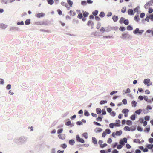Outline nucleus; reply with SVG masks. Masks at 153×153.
<instances>
[{"instance_id": "nucleus-1", "label": "nucleus", "mask_w": 153, "mask_h": 153, "mask_svg": "<svg viewBox=\"0 0 153 153\" xmlns=\"http://www.w3.org/2000/svg\"><path fill=\"white\" fill-rule=\"evenodd\" d=\"M27 140V137L22 136L19 138L14 139L13 141L18 145H21L25 143Z\"/></svg>"}, {"instance_id": "nucleus-2", "label": "nucleus", "mask_w": 153, "mask_h": 153, "mask_svg": "<svg viewBox=\"0 0 153 153\" xmlns=\"http://www.w3.org/2000/svg\"><path fill=\"white\" fill-rule=\"evenodd\" d=\"M120 37L123 39H125L126 38H131V35L128 33V32H127L125 33H123L122 34L121 36H120Z\"/></svg>"}, {"instance_id": "nucleus-3", "label": "nucleus", "mask_w": 153, "mask_h": 153, "mask_svg": "<svg viewBox=\"0 0 153 153\" xmlns=\"http://www.w3.org/2000/svg\"><path fill=\"white\" fill-rule=\"evenodd\" d=\"M9 30L11 32H15L16 31H20L21 30L19 28L17 27L13 26L10 28Z\"/></svg>"}, {"instance_id": "nucleus-4", "label": "nucleus", "mask_w": 153, "mask_h": 153, "mask_svg": "<svg viewBox=\"0 0 153 153\" xmlns=\"http://www.w3.org/2000/svg\"><path fill=\"white\" fill-rule=\"evenodd\" d=\"M76 140L77 142L83 143L85 142L84 140L82 138H80L79 135L78 134L76 136Z\"/></svg>"}, {"instance_id": "nucleus-5", "label": "nucleus", "mask_w": 153, "mask_h": 153, "mask_svg": "<svg viewBox=\"0 0 153 153\" xmlns=\"http://www.w3.org/2000/svg\"><path fill=\"white\" fill-rule=\"evenodd\" d=\"M35 24L36 25H48L47 22H35Z\"/></svg>"}, {"instance_id": "nucleus-6", "label": "nucleus", "mask_w": 153, "mask_h": 153, "mask_svg": "<svg viewBox=\"0 0 153 153\" xmlns=\"http://www.w3.org/2000/svg\"><path fill=\"white\" fill-rule=\"evenodd\" d=\"M128 13L129 15L133 16L135 12L132 9H130L128 10Z\"/></svg>"}, {"instance_id": "nucleus-7", "label": "nucleus", "mask_w": 153, "mask_h": 153, "mask_svg": "<svg viewBox=\"0 0 153 153\" xmlns=\"http://www.w3.org/2000/svg\"><path fill=\"white\" fill-rule=\"evenodd\" d=\"M45 15V13H41L36 14L35 16L38 18H40L44 17Z\"/></svg>"}, {"instance_id": "nucleus-8", "label": "nucleus", "mask_w": 153, "mask_h": 153, "mask_svg": "<svg viewBox=\"0 0 153 153\" xmlns=\"http://www.w3.org/2000/svg\"><path fill=\"white\" fill-rule=\"evenodd\" d=\"M116 122L114 123V125L116 127H120V121L119 120H116Z\"/></svg>"}, {"instance_id": "nucleus-9", "label": "nucleus", "mask_w": 153, "mask_h": 153, "mask_svg": "<svg viewBox=\"0 0 153 153\" xmlns=\"http://www.w3.org/2000/svg\"><path fill=\"white\" fill-rule=\"evenodd\" d=\"M103 116L101 114H99L98 117L96 119V120L97 121H102V119L103 117Z\"/></svg>"}, {"instance_id": "nucleus-10", "label": "nucleus", "mask_w": 153, "mask_h": 153, "mask_svg": "<svg viewBox=\"0 0 153 153\" xmlns=\"http://www.w3.org/2000/svg\"><path fill=\"white\" fill-rule=\"evenodd\" d=\"M102 131H103L102 129V128H98V127L96 128L94 130V132H96V133H98L101 132Z\"/></svg>"}, {"instance_id": "nucleus-11", "label": "nucleus", "mask_w": 153, "mask_h": 153, "mask_svg": "<svg viewBox=\"0 0 153 153\" xmlns=\"http://www.w3.org/2000/svg\"><path fill=\"white\" fill-rule=\"evenodd\" d=\"M150 82V79H149L147 78V79H144L143 81V82L144 84L145 85H147H147H148L149 83Z\"/></svg>"}, {"instance_id": "nucleus-12", "label": "nucleus", "mask_w": 153, "mask_h": 153, "mask_svg": "<svg viewBox=\"0 0 153 153\" xmlns=\"http://www.w3.org/2000/svg\"><path fill=\"white\" fill-rule=\"evenodd\" d=\"M146 147H147L149 149H153V144L152 143L147 144L146 145Z\"/></svg>"}, {"instance_id": "nucleus-13", "label": "nucleus", "mask_w": 153, "mask_h": 153, "mask_svg": "<svg viewBox=\"0 0 153 153\" xmlns=\"http://www.w3.org/2000/svg\"><path fill=\"white\" fill-rule=\"evenodd\" d=\"M58 137L61 140H64L65 139V134H59L58 135Z\"/></svg>"}, {"instance_id": "nucleus-14", "label": "nucleus", "mask_w": 153, "mask_h": 153, "mask_svg": "<svg viewBox=\"0 0 153 153\" xmlns=\"http://www.w3.org/2000/svg\"><path fill=\"white\" fill-rule=\"evenodd\" d=\"M112 19L114 22H116L118 21V16L114 15L112 16Z\"/></svg>"}, {"instance_id": "nucleus-15", "label": "nucleus", "mask_w": 153, "mask_h": 153, "mask_svg": "<svg viewBox=\"0 0 153 153\" xmlns=\"http://www.w3.org/2000/svg\"><path fill=\"white\" fill-rule=\"evenodd\" d=\"M92 142L94 144H97V141L96 138L95 137H92Z\"/></svg>"}, {"instance_id": "nucleus-16", "label": "nucleus", "mask_w": 153, "mask_h": 153, "mask_svg": "<svg viewBox=\"0 0 153 153\" xmlns=\"http://www.w3.org/2000/svg\"><path fill=\"white\" fill-rule=\"evenodd\" d=\"M96 113L98 114H101V113L102 112L101 109L99 108H96Z\"/></svg>"}, {"instance_id": "nucleus-17", "label": "nucleus", "mask_w": 153, "mask_h": 153, "mask_svg": "<svg viewBox=\"0 0 153 153\" xmlns=\"http://www.w3.org/2000/svg\"><path fill=\"white\" fill-rule=\"evenodd\" d=\"M150 131V126H147V127L145 128L144 129V131L148 133Z\"/></svg>"}, {"instance_id": "nucleus-18", "label": "nucleus", "mask_w": 153, "mask_h": 153, "mask_svg": "<svg viewBox=\"0 0 153 153\" xmlns=\"http://www.w3.org/2000/svg\"><path fill=\"white\" fill-rule=\"evenodd\" d=\"M132 107H135L137 106V102L135 100H133L131 102Z\"/></svg>"}, {"instance_id": "nucleus-19", "label": "nucleus", "mask_w": 153, "mask_h": 153, "mask_svg": "<svg viewBox=\"0 0 153 153\" xmlns=\"http://www.w3.org/2000/svg\"><path fill=\"white\" fill-rule=\"evenodd\" d=\"M139 31V28H136L133 31V33L134 34H138Z\"/></svg>"}, {"instance_id": "nucleus-20", "label": "nucleus", "mask_w": 153, "mask_h": 153, "mask_svg": "<svg viewBox=\"0 0 153 153\" xmlns=\"http://www.w3.org/2000/svg\"><path fill=\"white\" fill-rule=\"evenodd\" d=\"M136 114H134L131 116V117H130V119L134 121L136 119Z\"/></svg>"}, {"instance_id": "nucleus-21", "label": "nucleus", "mask_w": 153, "mask_h": 153, "mask_svg": "<svg viewBox=\"0 0 153 153\" xmlns=\"http://www.w3.org/2000/svg\"><path fill=\"white\" fill-rule=\"evenodd\" d=\"M30 23V19H26L25 21V24L26 25H28Z\"/></svg>"}, {"instance_id": "nucleus-22", "label": "nucleus", "mask_w": 153, "mask_h": 153, "mask_svg": "<svg viewBox=\"0 0 153 153\" xmlns=\"http://www.w3.org/2000/svg\"><path fill=\"white\" fill-rule=\"evenodd\" d=\"M129 111L128 109L125 108L123 109L122 111V112L124 114L125 113L128 114V113Z\"/></svg>"}, {"instance_id": "nucleus-23", "label": "nucleus", "mask_w": 153, "mask_h": 153, "mask_svg": "<svg viewBox=\"0 0 153 153\" xmlns=\"http://www.w3.org/2000/svg\"><path fill=\"white\" fill-rule=\"evenodd\" d=\"M82 12L83 13V15L84 17L85 18L87 17L89 15V13L86 11H84L83 10L82 11Z\"/></svg>"}, {"instance_id": "nucleus-24", "label": "nucleus", "mask_w": 153, "mask_h": 153, "mask_svg": "<svg viewBox=\"0 0 153 153\" xmlns=\"http://www.w3.org/2000/svg\"><path fill=\"white\" fill-rule=\"evenodd\" d=\"M123 129L126 131H131L130 128L128 126H126L124 127Z\"/></svg>"}, {"instance_id": "nucleus-25", "label": "nucleus", "mask_w": 153, "mask_h": 153, "mask_svg": "<svg viewBox=\"0 0 153 153\" xmlns=\"http://www.w3.org/2000/svg\"><path fill=\"white\" fill-rule=\"evenodd\" d=\"M75 141L73 139H71L69 141V143L71 145H73L75 143Z\"/></svg>"}, {"instance_id": "nucleus-26", "label": "nucleus", "mask_w": 153, "mask_h": 153, "mask_svg": "<svg viewBox=\"0 0 153 153\" xmlns=\"http://www.w3.org/2000/svg\"><path fill=\"white\" fill-rule=\"evenodd\" d=\"M84 115L86 117H88L90 115V113L87 110H85L84 111Z\"/></svg>"}, {"instance_id": "nucleus-27", "label": "nucleus", "mask_w": 153, "mask_h": 153, "mask_svg": "<svg viewBox=\"0 0 153 153\" xmlns=\"http://www.w3.org/2000/svg\"><path fill=\"white\" fill-rule=\"evenodd\" d=\"M146 5H148L149 6H151L153 5V0H151L146 3Z\"/></svg>"}, {"instance_id": "nucleus-28", "label": "nucleus", "mask_w": 153, "mask_h": 153, "mask_svg": "<svg viewBox=\"0 0 153 153\" xmlns=\"http://www.w3.org/2000/svg\"><path fill=\"white\" fill-rule=\"evenodd\" d=\"M47 1L48 4L50 5H53L54 3L53 0H47Z\"/></svg>"}, {"instance_id": "nucleus-29", "label": "nucleus", "mask_w": 153, "mask_h": 153, "mask_svg": "<svg viewBox=\"0 0 153 153\" xmlns=\"http://www.w3.org/2000/svg\"><path fill=\"white\" fill-rule=\"evenodd\" d=\"M134 19L137 22H138L140 20V19L138 15H136L134 17Z\"/></svg>"}, {"instance_id": "nucleus-30", "label": "nucleus", "mask_w": 153, "mask_h": 153, "mask_svg": "<svg viewBox=\"0 0 153 153\" xmlns=\"http://www.w3.org/2000/svg\"><path fill=\"white\" fill-rule=\"evenodd\" d=\"M127 29L128 30L131 31L133 29V27L131 25H129L127 27Z\"/></svg>"}, {"instance_id": "nucleus-31", "label": "nucleus", "mask_w": 153, "mask_h": 153, "mask_svg": "<svg viewBox=\"0 0 153 153\" xmlns=\"http://www.w3.org/2000/svg\"><path fill=\"white\" fill-rule=\"evenodd\" d=\"M142 111V109H138L135 112V113L137 115H140Z\"/></svg>"}, {"instance_id": "nucleus-32", "label": "nucleus", "mask_w": 153, "mask_h": 153, "mask_svg": "<svg viewBox=\"0 0 153 153\" xmlns=\"http://www.w3.org/2000/svg\"><path fill=\"white\" fill-rule=\"evenodd\" d=\"M117 135L120 136L122 134V130H120L119 131H117L116 132Z\"/></svg>"}, {"instance_id": "nucleus-33", "label": "nucleus", "mask_w": 153, "mask_h": 153, "mask_svg": "<svg viewBox=\"0 0 153 153\" xmlns=\"http://www.w3.org/2000/svg\"><path fill=\"white\" fill-rule=\"evenodd\" d=\"M83 137H84L85 139L88 138V133L87 132H85L83 133L82 135Z\"/></svg>"}, {"instance_id": "nucleus-34", "label": "nucleus", "mask_w": 153, "mask_h": 153, "mask_svg": "<svg viewBox=\"0 0 153 153\" xmlns=\"http://www.w3.org/2000/svg\"><path fill=\"white\" fill-rule=\"evenodd\" d=\"M67 3L69 4L70 7H72L73 4V1H71V0H67Z\"/></svg>"}, {"instance_id": "nucleus-35", "label": "nucleus", "mask_w": 153, "mask_h": 153, "mask_svg": "<svg viewBox=\"0 0 153 153\" xmlns=\"http://www.w3.org/2000/svg\"><path fill=\"white\" fill-rule=\"evenodd\" d=\"M1 28L2 29H5L7 27V25H6L4 24H1Z\"/></svg>"}, {"instance_id": "nucleus-36", "label": "nucleus", "mask_w": 153, "mask_h": 153, "mask_svg": "<svg viewBox=\"0 0 153 153\" xmlns=\"http://www.w3.org/2000/svg\"><path fill=\"white\" fill-rule=\"evenodd\" d=\"M98 13V11L97 10H96L95 11L92 12V14L94 16H96L97 15Z\"/></svg>"}, {"instance_id": "nucleus-37", "label": "nucleus", "mask_w": 153, "mask_h": 153, "mask_svg": "<svg viewBox=\"0 0 153 153\" xmlns=\"http://www.w3.org/2000/svg\"><path fill=\"white\" fill-rule=\"evenodd\" d=\"M99 16L101 18H103L105 16V14L104 12L101 11L99 15Z\"/></svg>"}, {"instance_id": "nucleus-38", "label": "nucleus", "mask_w": 153, "mask_h": 153, "mask_svg": "<svg viewBox=\"0 0 153 153\" xmlns=\"http://www.w3.org/2000/svg\"><path fill=\"white\" fill-rule=\"evenodd\" d=\"M132 122L130 120H128L126 121V124L128 126H131L132 124Z\"/></svg>"}, {"instance_id": "nucleus-39", "label": "nucleus", "mask_w": 153, "mask_h": 153, "mask_svg": "<svg viewBox=\"0 0 153 153\" xmlns=\"http://www.w3.org/2000/svg\"><path fill=\"white\" fill-rule=\"evenodd\" d=\"M150 16L149 15H146V17L144 19L145 21H146L147 22H149V19L150 20Z\"/></svg>"}, {"instance_id": "nucleus-40", "label": "nucleus", "mask_w": 153, "mask_h": 153, "mask_svg": "<svg viewBox=\"0 0 153 153\" xmlns=\"http://www.w3.org/2000/svg\"><path fill=\"white\" fill-rule=\"evenodd\" d=\"M146 33H151L152 36H153V29L152 30L150 29H148L146 31Z\"/></svg>"}, {"instance_id": "nucleus-41", "label": "nucleus", "mask_w": 153, "mask_h": 153, "mask_svg": "<svg viewBox=\"0 0 153 153\" xmlns=\"http://www.w3.org/2000/svg\"><path fill=\"white\" fill-rule=\"evenodd\" d=\"M81 4L82 6H86L87 5L86 1L85 0H83L81 1Z\"/></svg>"}, {"instance_id": "nucleus-42", "label": "nucleus", "mask_w": 153, "mask_h": 153, "mask_svg": "<svg viewBox=\"0 0 153 153\" xmlns=\"http://www.w3.org/2000/svg\"><path fill=\"white\" fill-rule=\"evenodd\" d=\"M60 147L65 149L67 147V145L65 143H63L60 145Z\"/></svg>"}, {"instance_id": "nucleus-43", "label": "nucleus", "mask_w": 153, "mask_h": 153, "mask_svg": "<svg viewBox=\"0 0 153 153\" xmlns=\"http://www.w3.org/2000/svg\"><path fill=\"white\" fill-rule=\"evenodd\" d=\"M68 121L65 123V125L67 126H70L71 124V122L69 119H68Z\"/></svg>"}, {"instance_id": "nucleus-44", "label": "nucleus", "mask_w": 153, "mask_h": 153, "mask_svg": "<svg viewBox=\"0 0 153 153\" xmlns=\"http://www.w3.org/2000/svg\"><path fill=\"white\" fill-rule=\"evenodd\" d=\"M111 30V26H108L106 28L105 31L108 32Z\"/></svg>"}, {"instance_id": "nucleus-45", "label": "nucleus", "mask_w": 153, "mask_h": 153, "mask_svg": "<svg viewBox=\"0 0 153 153\" xmlns=\"http://www.w3.org/2000/svg\"><path fill=\"white\" fill-rule=\"evenodd\" d=\"M107 102V100H101L100 101V104L101 105H102L103 104H104L105 103H106Z\"/></svg>"}, {"instance_id": "nucleus-46", "label": "nucleus", "mask_w": 153, "mask_h": 153, "mask_svg": "<svg viewBox=\"0 0 153 153\" xmlns=\"http://www.w3.org/2000/svg\"><path fill=\"white\" fill-rule=\"evenodd\" d=\"M133 142L134 143H139V144H141V142L140 141V140L139 139H134L133 140Z\"/></svg>"}, {"instance_id": "nucleus-47", "label": "nucleus", "mask_w": 153, "mask_h": 153, "mask_svg": "<svg viewBox=\"0 0 153 153\" xmlns=\"http://www.w3.org/2000/svg\"><path fill=\"white\" fill-rule=\"evenodd\" d=\"M123 23L126 25H128L129 23V22L128 19H125Z\"/></svg>"}, {"instance_id": "nucleus-48", "label": "nucleus", "mask_w": 153, "mask_h": 153, "mask_svg": "<svg viewBox=\"0 0 153 153\" xmlns=\"http://www.w3.org/2000/svg\"><path fill=\"white\" fill-rule=\"evenodd\" d=\"M119 30L120 31L123 32L125 30L126 28L123 26H120L119 28Z\"/></svg>"}, {"instance_id": "nucleus-49", "label": "nucleus", "mask_w": 153, "mask_h": 153, "mask_svg": "<svg viewBox=\"0 0 153 153\" xmlns=\"http://www.w3.org/2000/svg\"><path fill=\"white\" fill-rule=\"evenodd\" d=\"M63 131V129L61 128L58 130L57 131V133L58 134H61Z\"/></svg>"}, {"instance_id": "nucleus-50", "label": "nucleus", "mask_w": 153, "mask_h": 153, "mask_svg": "<svg viewBox=\"0 0 153 153\" xmlns=\"http://www.w3.org/2000/svg\"><path fill=\"white\" fill-rule=\"evenodd\" d=\"M118 143L117 142H115L114 144H112L111 147L113 148H115L118 145Z\"/></svg>"}, {"instance_id": "nucleus-51", "label": "nucleus", "mask_w": 153, "mask_h": 153, "mask_svg": "<svg viewBox=\"0 0 153 153\" xmlns=\"http://www.w3.org/2000/svg\"><path fill=\"white\" fill-rule=\"evenodd\" d=\"M102 112L101 114L102 115H104L106 114V112L105 109H102Z\"/></svg>"}, {"instance_id": "nucleus-52", "label": "nucleus", "mask_w": 153, "mask_h": 153, "mask_svg": "<svg viewBox=\"0 0 153 153\" xmlns=\"http://www.w3.org/2000/svg\"><path fill=\"white\" fill-rule=\"evenodd\" d=\"M137 129V130L140 132H141L143 131V128L140 126H138Z\"/></svg>"}, {"instance_id": "nucleus-53", "label": "nucleus", "mask_w": 153, "mask_h": 153, "mask_svg": "<svg viewBox=\"0 0 153 153\" xmlns=\"http://www.w3.org/2000/svg\"><path fill=\"white\" fill-rule=\"evenodd\" d=\"M126 7H123L122 9H121V12L123 13H124L126 12Z\"/></svg>"}, {"instance_id": "nucleus-54", "label": "nucleus", "mask_w": 153, "mask_h": 153, "mask_svg": "<svg viewBox=\"0 0 153 153\" xmlns=\"http://www.w3.org/2000/svg\"><path fill=\"white\" fill-rule=\"evenodd\" d=\"M11 84H8L6 87V88L7 90H9L11 88Z\"/></svg>"}, {"instance_id": "nucleus-55", "label": "nucleus", "mask_w": 153, "mask_h": 153, "mask_svg": "<svg viewBox=\"0 0 153 153\" xmlns=\"http://www.w3.org/2000/svg\"><path fill=\"white\" fill-rule=\"evenodd\" d=\"M122 102L123 104L124 105H126L127 104V100L125 98H124L123 99Z\"/></svg>"}, {"instance_id": "nucleus-56", "label": "nucleus", "mask_w": 153, "mask_h": 153, "mask_svg": "<svg viewBox=\"0 0 153 153\" xmlns=\"http://www.w3.org/2000/svg\"><path fill=\"white\" fill-rule=\"evenodd\" d=\"M115 126L114 125V123H111L109 124V127L111 128H113L114 127V126Z\"/></svg>"}, {"instance_id": "nucleus-57", "label": "nucleus", "mask_w": 153, "mask_h": 153, "mask_svg": "<svg viewBox=\"0 0 153 153\" xmlns=\"http://www.w3.org/2000/svg\"><path fill=\"white\" fill-rule=\"evenodd\" d=\"M17 24L20 25H24V22L22 21L21 22H18L17 23Z\"/></svg>"}, {"instance_id": "nucleus-58", "label": "nucleus", "mask_w": 153, "mask_h": 153, "mask_svg": "<svg viewBox=\"0 0 153 153\" xmlns=\"http://www.w3.org/2000/svg\"><path fill=\"white\" fill-rule=\"evenodd\" d=\"M136 127L133 126L130 128L131 131H133L136 130Z\"/></svg>"}, {"instance_id": "nucleus-59", "label": "nucleus", "mask_w": 153, "mask_h": 153, "mask_svg": "<svg viewBox=\"0 0 153 153\" xmlns=\"http://www.w3.org/2000/svg\"><path fill=\"white\" fill-rule=\"evenodd\" d=\"M120 144L122 146H123L125 144V143L123 142V141L122 139H121L119 142Z\"/></svg>"}, {"instance_id": "nucleus-60", "label": "nucleus", "mask_w": 153, "mask_h": 153, "mask_svg": "<svg viewBox=\"0 0 153 153\" xmlns=\"http://www.w3.org/2000/svg\"><path fill=\"white\" fill-rule=\"evenodd\" d=\"M152 107L150 105H148L146 106V110L148 111L149 110H151L152 109Z\"/></svg>"}, {"instance_id": "nucleus-61", "label": "nucleus", "mask_w": 153, "mask_h": 153, "mask_svg": "<svg viewBox=\"0 0 153 153\" xmlns=\"http://www.w3.org/2000/svg\"><path fill=\"white\" fill-rule=\"evenodd\" d=\"M76 124L77 125L80 126L83 124V123L82 121H78L76 122Z\"/></svg>"}, {"instance_id": "nucleus-62", "label": "nucleus", "mask_w": 153, "mask_h": 153, "mask_svg": "<svg viewBox=\"0 0 153 153\" xmlns=\"http://www.w3.org/2000/svg\"><path fill=\"white\" fill-rule=\"evenodd\" d=\"M150 116H146L144 117V119L147 121L150 120Z\"/></svg>"}, {"instance_id": "nucleus-63", "label": "nucleus", "mask_w": 153, "mask_h": 153, "mask_svg": "<svg viewBox=\"0 0 153 153\" xmlns=\"http://www.w3.org/2000/svg\"><path fill=\"white\" fill-rule=\"evenodd\" d=\"M105 132H107V134H110L111 133V131L110 130L109 128H107L105 129Z\"/></svg>"}, {"instance_id": "nucleus-64", "label": "nucleus", "mask_w": 153, "mask_h": 153, "mask_svg": "<svg viewBox=\"0 0 153 153\" xmlns=\"http://www.w3.org/2000/svg\"><path fill=\"white\" fill-rule=\"evenodd\" d=\"M110 115H111V116L114 117H115L116 115V113L114 112V111H111L110 113Z\"/></svg>"}]
</instances>
